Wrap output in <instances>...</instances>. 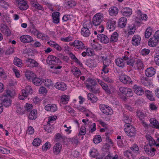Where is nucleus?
Instances as JSON below:
<instances>
[{
	"instance_id": "obj_13",
	"label": "nucleus",
	"mask_w": 159,
	"mask_h": 159,
	"mask_svg": "<svg viewBox=\"0 0 159 159\" xmlns=\"http://www.w3.org/2000/svg\"><path fill=\"white\" fill-rule=\"evenodd\" d=\"M156 69L152 67L147 68L145 71V74L147 77H151L153 76L156 74Z\"/></svg>"
},
{
	"instance_id": "obj_5",
	"label": "nucleus",
	"mask_w": 159,
	"mask_h": 159,
	"mask_svg": "<svg viewBox=\"0 0 159 159\" xmlns=\"http://www.w3.org/2000/svg\"><path fill=\"white\" fill-rule=\"evenodd\" d=\"M127 65L133 66L134 65V61L132 57L131 54L128 51H125L124 53V56L122 57Z\"/></svg>"
},
{
	"instance_id": "obj_35",
	"label": "nucleus",
	"mask_w": 159,
	"mask_h": 159,
	"mask_svg": "<svg viewBox=\"0 0 159 159\" xmlns=\"http://www.w3.org/2000/svg\"><path fill=\"white\" fill-rule=\"evenodd\" d=\"M71 72L76 77H78L81 75V72L79 69L75 66H73L71 69Z\"/></svg>"
},
{
	"instance_id": "obj_18",
	"label": "nucleus",
	"mask_w": 159,
	"mask_h": 159,
	"mask_svg": "<svg viewBox=\"0 0 159 159\" xmlns=\"http://www.w3.org/2000/svg\"><path fill=\"white\" fill-rule=\"evenodd\" d=\"M141 37L139 35H135L132 39V43L134 46H138L140 44Z\"/></svg>"
},
{
	"instance_id": "obj_63",
	"label": "nucleus",
	"mask_w": 159,
	"mask_h": 159,
	"mask_svg": "<svg viewBox=\"0 0 159 159\" xmlns=\"http://www.w3.org/2000/svg\"><path fill=\"white\" fill-rule=\"evenodd\" d=\"M86 132L85 127L84 126H82L80 129V131L79 135H85Z\"/></svg>"
},
{
	"instance_id": "obj_6",
	"label": "nucleus",
	"mask_w": 159,
	"mask_h": 159,
	"mask_svg": "<svg viewBox=\"0 0 159 159\" xmlns=\"http://www.w3.org/2000/svg\"><path fill=\"white\" fill-rule=\"evenodd\" d=\"M91 23L90 22H88L86 24L84 25V27L82 28L81 30V34L84 37H89L90 34V31L89 30Z\"/></svg>"
},
{
	"instance_id": "obj_45",
	"label": "nucleus",
	"mask_w": 159,
	"mask_h": 159,
	"mask_svg": "<svg viewBox=\"0 0 159 159\" xmlns=\"http://www.w3.org/2000/svg\"><path fill=\"white\" fill-rule=\"evenodd\" d=\"M14 64L19 67L22 66V61L17 57H15L13 60Z\"/></svg>"
},
{
	"instance_id": "obj_28",
	"label": "nucleus",
	"mask_w": 159,
	"mask_h": 159,
	"mask_svg": "<svg viewBox=\"0 0 159 159\" xmlns=\"http://www.w3.org/2000/svg\"><path fill=\"white\" fill-rule=\"evenodd\" d=\"M127 23V19L125 17H122L120 18L118 22V26L121 28L125 27Z\"/></svg>"
},
{
	"instance_id": "obj_25",
	"label": "nucleus",
	"mask_w": 159,
	"mask_h": 159,
	"mask_svg": "<svg viewBox=\"0 0 159 159\" xmlns=\"http://www.w3.org/2000/svg\"><path fill=\"white\" fill-rule=\"evenodd\" d=\"M104 157L105 159H117L118 158V155L116 154L114 157L111 156L110 153L109 151H107V152L103 153L102 155V158Z\"/></svg>"
},
{
	"instance_id": "obj_52",
	"label": "nucleus",
	"mask_w": 159,
	"mask_h": 159,
	"mask_svg": "<svg viewBox=\"0 0 159 159\" xmlns=\"http://www.w3.org/2000/svg\"><path fill=\"white\" fill-rule=\"evenodd\" d=\"M32 81L33 83L37 86L40 85L42 83L41 80L40 79L36 77L35 76Z\"/></svg>"
},
{
	"instance_id": "obj_12",
	"label": "nucleus",
	"mask_w": 159,
	"mask_h": 159,
	"mask_svg": "<svg viewBox=\"0 0 159 159\" xmlns=\"http://www.w3.org/2000/svg\"><path fill=\"white\" fill-rule=\"evenodd\" d=\"M110 62V60L108 59L105 58L104 60L103 61V66L101 70L104 73L107 74L109 72V69L108 67Z\"/></svg>"
},
{
	"instance_id": "obj_7",
	"label": "nucleus",
	"mask_w": 159,
	"mask_h": 159,
	"mask_svg": "<svg viewBox=\"0 0 159 159\" xmlns=\"http://www.w3.org/2000/svg\"><path fill=\"white\" fill-rule=\"evenodd\" d=\"M120 81L124 84H133V81L131 78L128 76L126 75H121L119 77Z\"/></svg>"
},
{
	"instance_id": "obj_23",
	"label": "nucleus",
	"mask_w": 159,
	"mask_h": 159,
	"mask_svg": "<svg viewBox=\"0 0 159 159\" xmlns=\"http://www.w3.org/2000/svg\"><path fill=\"white\" fill-rule=\"evenodd\" d=\"M119 10L116 7H111L109 9V15L112 16H116L118 13Z\"/></svg>"
},
{
	"instance_id": "obj_29",
	"label": "nucleus",
	"mask_w": 159,
	"mask_h": 159,
	"mask_svg": "<svg viewBox=\"0 0 159 159\" xmlns=\"http://www.w3.org/2000/svg\"><path fill=\"white\" fill-rule=\"evenodd\" d=\"M140 80L141 83L145 86H148L151 85L150 81L147 77L142 76Z\"/></svg>"
},
{
	"instance_id": "obj_40",
	"label": "nucleus",
	"mask_w": 159,
	"mask_h": 159,
	"mask_svg": "<svg viewBox=\"0 0 159 159\" xmlns=\"http://www.w3.org/2000/svg\"><path fill=\"white\" fill-rule=\"evenodd\" d=\"M119 34L118 33L115 32L111 35L110 38V42H117L118 40Z\"/></svg>"
},
{
	"instance_id": "obj_62",
	"label": "nucleus",
	"mask_w": 159,
	"mask_h": 159,
	"mask_svg": "<svg viewBox=\"0 0 159 159\" xmlns=\"http://www.w3.org/2000/svg\"><path fill=\"white\" fill-rule=\"evenodd\" d=\"M110 148V145L107 143H106L103 146L102 150L104 152H107V151H109V149Z\"/></svg>"
},
{
	"instance_id": "obj_46",
	"label": "nucleus",
	"mask_w": 159,
	"mask_h": 159,
	"mask_svg": "<svg viewBox=\"0 0 159 159\" xmlns=\"http://www.w3.org/2000/svg\"><path fill=\"white\" fill-rule=\"evenodd\" d=\"M145 93L146 97L151 101L154 100V98L153 97V94L152 91L148 90H146L145 91Z\"/></svg>"
},
{
	"instance_id": "obj_19",
	"label": "nucleus",
	"mask_w": 159,
	"mask_h": 159,
	"mask_svg": "<svg viewBox=\"0 0 159 159\" xmlns=\"http://www.w3.org/2000/svg\"><path fill=\"white\" fill-rule=\"evenodd\" d=\"M55 88L61 91L65 90L67 89L66 84L64 82H58L54 85Z\"/></svg>"
},
{
	"instance_id": "obj_14",
	"label": "nucleus",
	"mask_w": 159,
	"mask_h": 159,
	"mask_svg": "<svg viewBox=\"0 0 159 159\" xmlns=\"http://www.w3.org/2000/svg\"><path fill=\"white\" fill-rule=\"evenodd\" d=\"M159 43V40L154 35H153L149 39L148 42V44L150 47H154L156 46Z\"/></svg>"
},
{
	"instance_id": "obj_59",
	"label": "nucleus",
	"mask_w": 159,
	"mask_h": 159,
	"mask_svg": "<svg viewBox=\"0 0 159 159\" xmlns=\"http://www.w3.org/2000/svg\"><path fill=\"white\" fill-rule=\"evenodd\" d=\"M150 52V50L148 49L143 48L141 50L140 53L143 56H146L148 55Z\"/></svg>"
},
{
	"instance_id": "obj_3",
	"label": "nucleus",
	"mask_w": 159,
	"mask_h": 159,
	"mask_svg": "<svg viewBox=\"0 0 159 159\" xmlns=\"http://www.w3.org/2000/svg\"><path fill=\"white\" fill-rule=\"evenodd\" d=\"M124 130L126 134L129 137L134 138L136 134L137 130L136 128L131 125H126Z\"/></svg>"
},
{
	"instance_id": "obj_32",
	"label": "nucleus",
	"mask_w": 159,
	"mask_h": 159,
	"mask_svg": "<svg viewBox=\"0 0 159 159\" xmlns=\"http://www.w3.org/2000/svg\"><path fill=\"white\" fill-rule=\"evenodd\" d=\"M93 23L95 26L99 25V13L95 14L93 18Z\"/></svg>"
},
{
	"instance_id": "obj_50",
	"label": "nucleus",
	"mask_w": 159,
	"mask_h": 159,
	"mask_svg": "<svg viewBox=\"0 0 159 159\" xmlns=\"http://www.w3.org/2000/svg\"><path fill=\"white\" fill-rule=\"evenodd\" d=\"M86 64L89 67H95L97 65L95 61L92 60H89L87 62Z\"/></svg>"
},
{
	"instance_id": "obj_39",
	"label": "nucleus",
	"mask_w": 159,
	"mask_h": 159,
	"mask_svg": "<svg viewBox=\"0 0 159 159\" xmlns=\"http://www.w3.org/2000/svg\"><path fill=\"white\" fill-rule=\"evenodd\" d=\"M30 3L32 6L34 7L35 9L43 11L44 8L43 6L38 2H35L34 1H32Z\"/></svg>"
},
{
	"instance_id": "obj_58",
	"label": "nucleus",
	"mask_w": 159,
	"mask_h": 159,
	"mask_svg": "<svg viewBox=\"0 0 159 159\" xmlns=\"http://www.w3.org/2000/svg\"><path fill=\"white\" fill-rule=\"evenodd\" d=\"M133 94L132 90L130 88H128L125 95L128 97H131L133 96Z\"/></svg>"
},
{
	"instance_id": "obj_21",
	"label": "nucleus",
	"mask_w": 159,
	"mask_h": 159,
	"mask_svg": "<svg viewBox=\"0 0 159 159\" xmlns=\"http://www.w3.org/2000/svg\"><path fill=\"white\" fill-rule=\"evenodd\" d=\"M21 41L23 43H30L33 41V39L30 35H25L21 36L20 38Z\"/></svg>"
},
{
	"instance_id": "obj_31",
	"label": "nucleus",
	"mask_w": 159,
	"mask_h": 159,
	"mask_svg": "<svg viewBox=\"0 0 159 159\" xmlns=\"http://www.w3.org/2000/svg\"><path fill=\"white\" fill-rule=\"evenodd\" d=\"M60 13L57 12H53L52 14L53 19V22L56 24H58L59 22Z\"/></svg>"
},
{
	"instance_id": "obj_54",
	"label": "nucleus",
	"mask_w": 159,
	"mask_h": 159,
	"mask_svg": "<svg viewBox=\"0 0 159 159\" xmlns=\"http://www.w3.org/2000/svg\"><path fill=\"white\" fill-rule=\"evenodd\" d=\"M56 139L57 141L61 142L64 140L65 137L61 136L59 133H57L56 135Z\"/></svg>"
},
{
	"instance_id": "obj_37",
	"label": "nucleus",
	"mask_w": 159,
	"mask_h": 159,
	"mask_svg": "<svg viewBox=\"0 0 159 159\" xmlns=\"http://www.w3.org/2000/svg\"><path fill=\"white\" fill-rule=\"evenodd\" d=\"M122 120L125 123V124L124 125V128L126 125H127L128 124H129V125H131L130 124L132 121L131 119L129 118V116L128 115L124 114L123 116Z\"/></svg>"
},
{
	"instance_id": "obj_53",
	"label": "nucleus",
	"mask_w": 159,
	"mask_h": 159,
	"mask_svg": "<svg viewBox=\"0 0 159 159\" xmlns=\"http://www.w3.org/2000/svg\"><path fill=\"white\" fill-rule=\"evenodd\" d=\"M92 46L93 48L96 51H98L99 50V44L98 42L96 41L95 40H93V43H91Z\"/></svg>"
},
{
	"instance_id": "obj_10",
	"label": "nucleus",
	"mask_w": 159,
	"mask_h": 159,
	"mask_svg": "<svg viewBox=\"0 0 159 159\" xmlns=\"http://www.w3.org/2000/svg\"><path fill=\"white\" fill-rule=\"evenodd\" d=\"M144 151L148 156L152 157L155 155L156 149L150 146L145 145L144 147Z\"/></svg>"
},
{
	"instance_id": "obj_34",
	"label": "nucleus",
	"mask_w": 159,
	"mask_h": 159,
	"mask_svg": "<svg viewBox=\"0 0 159 159\" xmlns=\"http://www.w3.org/2000/svg\"><path fill=\"white\" fill-rule=\"evenodd\" d=\"M70 97L65 94L62 95L61 97L60 102L64 104H67L69 100Z\"/></svg>"
},
{
	"instance_id": "obj_36",
	"label": "nucleus",
	"mask_w": 159,
	"mask_h": 159,
	"mask_svg": "<svg viewBox=\"0 0 159 159\" xmlns=\"http://www.w3.org/2000/svg\"><path fill=\"white\" fill-rule=\"evenodd\" d=\"M76 4V2L75 1L72 0L65 1L64 3L65 7L68 8L74 7Z\"/></svg>"
},
{
	"instance_id": "obj_47",
	"label": "nucleus",
	"mask_w": 159,
	"mask_h": 159,
	"mask_svg": "<svg viewBox=\"0 0 159 159\" xmlns=\"http://www.w3.org/2000/svg\"><path fill=\"white\" fill-rule=\"evenodd\" d=\"M2 103L4 106L7 107L10 106L11 104V101L9 98H6L3 100Z\"/></svg>"
},
{
	"instance_id": "obj_42",
	"label": "nucleus",
	"mask_w": 159,
	"mask_h": 159,
	"mask_svg": "<svg viewBox=\"0 0 159 159\" xmlns=\"http://www.w3.org/2000/svg\"><path fill=\"white\" fill-rule=\"evenodd\" d=\"M136 65L138 69L140 70L143 69L144 67L143 61L140 59H138L137 60Z\"/></svg>"
},
{
	"instance_id": "obj_43",
	"label": "nucleus",
	"mask_w": 159,
	"mask_h": 159,
	"mask_svg": "<svg viewBox=\"0 0 159 159\" xmlns=\"http://www.w3.org/2000/svg\"><path fill=\"white\" fill-rule=\"evenodd\" d=\"M29 29V32L34 35H35L39 31L36 29L35 26L33 24L30 25Z\"/></svg>"
},
{
	"instance_id": "obj_16",
	"label": "nucleus",
	"mask_w": 159,
	"mask_h": 159,
	"mask_svg": "<svg viewBox=\"0 0 159 159\" xmlns=\"http://www.w3.org/2000/svg\"><path fill=\"white\" fill-rule=\"evenodd\" d=\"M133 89L134 92L138 95H142L144 93V91L143 88L141 86L136 84L134 85Z\"/></svg>"
},
{
	"instance_id": "obj_22",
	"label": "nucleus",
	"mask_w": 159,
	"mask_h": 159,
	"mask_svg": "<svg viewBox=\"0 0 159 159\" xmlns=\"http://www.w3.org/2000/svg\"><path fill=\"white\" fill-rule=\"evenodd\" d=\"M61 148L62 145L61 144L57 143L53 147V152L55 154L58 155L60 152Z\"/></svg>"
},
{
	"instance_id": "obj_60",
	"label": "nucleus",
	"mask_w": 159,
	"mask_h": 159,
	"mask_svg": "<svg viewBox=\"0 0 159 159\" xmlns=\"http://www.w3.org/2000/svg\"><path fill=\"white\" fill-rule=\"evenodd\" d=\"M0 6L3 8H7L8 6V4L3 0H0Z\"/></svg>"
},
{
	"instance_id": "obj_2",
	"label": "nucleus",
	"mask_w": 159,
	"mask_h": 159,
	"mask_svg": "<svg viewBox=\"0 0 159 159\" xmlns=\"http://www.w3.org/2000/svg\"><path fill=\"white\" fill-rule=\"evenodd\" d=\"M100 110L106 115L103 116L102 115V117L105 120L110 121L111 118V116L113 114V111L111 108L108 106L101 104L100 105Z\"/></svg>"
},
{
	"instance_id": "obj_56",
	"label": "nucleus",
	"mask_w": 159,
	"mask_h": 159,
	"mask_svg": "<svg viewBox=\"0 0 159 159\" xmlns=\"http://www.w3.org/2000/svg\"><path fill=\"white\" fill-rule=\"evenodd\" d=\"M90 154L93 157H95L98 155V151L95 149H93L90 151Z\"/></svg>"
},
{
	"instance_id": "obj_55",
	"label": "nucleus",
	"mask_w": 159,
	"mask_h": 159,
	"mask_svg": "<svg viewBox=\"0 0 159 159\" xmlns=\"http://www.w3.org/2000/svg\"><path fill=\"white\" fill-rule=\"evenodd\" d=\"M43 82L45 86L48 87L53 85L52 82L50 80L46 79L43 80Z\"/></svg>"
},
{
	"instance_id": "obj_8",
	"label": "nucleus",
	"mask_w": 159,
	"mask_h": 159,
	"mask_svg": "<svg viewBox=\"0 0 159 159\" xmlns=\"http://www.w3.org/2000/svg\"><path fill=\"white\" fill-rule=\"evenodd\" d=\"M16 3L18 6V7L21 10H25L28 9V5L25 0H16Z\"/></svg>"
},
{
	"instance_id": "obj_57",
	"label": "nucleus",
	"mask_w": 159,
	"mask_h": 159,
	"mask_svg": "<svg viewBox=\"0 0 159 159\" xmlns=\"http://www.w3.org/2000/svg\"><path fill=\"white\" fill-rule=\"evenodd\" d=\"M137 115L141 120H142L144 119L145 116L144 113L141 111H138Z\"/></svg>"
},
{
	"instance_id": "obj_27",
	"label": "nucleus",
	"mask_w": 159,
	"mask_h": 159,
	"mask_svg": "<svg viewBox=\"0 0 159 159\" xmlns=\"http://www.w3.org/2000/svg\"><path fill=\"white\" fill-rule=\"evenodd\" d=\"M136 30V26L133 24H129L128 26V33L129 35H132L134 34Z\"/></svg>"
},
{
	"instance_id": "obj_17",
	"label": "nucleus",
	"mask_w": 159,
	"mask_h": 159,
	"mask_svg": "<svg viewBox=\"0 0 159 159\" xmlns=\"http://www.w3.org/2000/svg\"><path fill=\"white\" fill-rule=\"evenodd\" d=\"M120 12L123 16L129 17L132 14V11L130 8L125 7L122 8Z\"/></svg>"
},
{
	"instance_id": "obj_48",
	"label": "nucleus",
	"mask_w": 159,
	"mask_h": 159,
	"mask_svg": "<svg viewBox=\"0 0 159 159\" xmlns=\"http://www.w3.org/2000/svg\"><path fill=\"white\" fill-rule=\"evenodd\" d=\"M100 82V85L102 86V89H104L107 94H110L111 91L108 88L107 85L105 83H102L101 81Z\"/></svg>"
},
{
	"instance_id": "obj_15",
	"label": "nucleus",
	"mask_w": 159,
	"mask_h": 159,
	"mask_svg": "<svg viewBox=\"0 0 159 159\" xmlns=\"http://www.w3.org/2000/svg\"><path fill=\"white\" fill-rule=\"evenodd\" d=\"M26 65L27 67L30 68L37 67L39 66V63L33 59L29 58L26 60Z\"/></svg>"
},
{
	"instance_id": "obj_24",
	"label": "nucleus",
	"mask_w": 159,
	"mask_h": 159,
	"mask_svg": "<svg viewBox=\"0 0 159 159\" xmlns=\"http://www.w3.org/2000/svg\"><path fill=\"white\" fill-rule=\"evenodd\" d=\"M150 126L153 128L159 129V123L155 118H151L150 119Z\"/></svg>"
},
{
	"instance_id": "obj_41",
	"label": "nucleus",
	"mask_w": 159,
	"mask_h": 159,
	"mask_svg": "<svg viewBox=\"0 0 159 159\" xmlns=\"http://www.w3.org/2000/svg\"><path fill=\"white\" fill-rule=\"evenodd\" d=\"M37 117V111L36 110H33L30 113L28 117L30 120L35 119Z\"/></svg>"
},
{
	"instance_id": "obj_51",
	"label": "nucleus",
	"mask_w": 159,
	"mask_h": 159,
	"mask_svg": "<svg viewBox=\"0 0 159 159\" xmlns=\"http://www.w3.org/2000/svg\"><path fill=\"white\" fill-rule=\"evenodd\" d=\"M35 35H36L38 38L42 40H46V36L45 34L39 31H38Z\"/></svg>"
},
{
	"instance_id": "obj_38",
	"label": "nucleus",
	"mask_w": 159,
	"mask_h": 159,
	"mask_svg": "<svg viewBox=\"0 0 159 159\" xmlns=\"http://www.w3.org/2000/svg\"><path fill=\"white\" fill-rule=\"evenodd\" d=\"M109 39L107 36L103 34H100V42L106 44L109 42Z\"/></svg>"
},
{
	"instance_id": "obj_9",
	"label": "nucleus",
	"mask_w": 159,
	"mask_h": 159,
	"mask_svg": "<svg viewBox=\"0 0 159 159\" xmlns=\"http://www.w3.org/2000/svg\"><path fill=\"white\" fill-rule=\"evenodd\" d=\"M71 46H73L76 48L80 50H83L85 49V46L84 43L81 41L75 40L72 43Z\"/></svg>"
},
{
	"instance_id": "obj_44",
	"label": "nucleus",
	"mask_w": 159,
	"mask_h": 159,
	"mask_svg": "<svg viewBox=\"0 0 159 159\" xmlns=\"http://www.w3.org/2000/svg\"><path fill=\"white\" fill-rule=\"evenodd\" d=\"M152 30L151 27L147 28L145 32L144 36L146 38L148 39L152 34Z\"/></svg>"
},
{
	"instance_id": "obj_49",
	"label": "nucleus",
	"mask_w": 159,
	"mask_h": 159,
	"mask_svg": "<svg viewBox=\"0 0 159 159\" xmlns=\"http://www.w3.org/2000/svg\"><path fill=\"white\" fill-rule=\"evenodd\" d=\"M130 148L133 152L136 153V155L139 154V148L137 145L136 143L134 144Z\"/></svg>"
},
{
	"instance_id": "obj_11",
	"label": "nucleus",
	"mask_w": 159,
	"mask_h": 159,
	"mask_svg": "<svg viewBox=\"0 0 159 159\" xmlns=\"http://www.w3.org/2000/svg\"><path fill=\"white\" fill-rule=\"evenodd\" d=\"M116 21L114 19L109 20L107 22V28L109 31L115 30L116 27Z\"/></svg>"
},
{
	"instance_id": "obj_61",
	"label": "nucleus",
	"mask_w": 159,
	"mask_h": 159,
	"mask_svg": "<svg viewBox=\"0 0 159 159\" xmlns=\"http://www.w3.org/2000/svg\"><path fill=\"white\" fill-rule=\"evenodd\" d=\"M41 140L39 138L34 139L33 142V144L35 146H38L40 145Z\"/></svg>"
},
{
	"instance_id": "obj_20",
	"label": "nucleus",
	"mask_w": 159,
	"mask_h": 159,
	"mask_svg": "<svg viewBox=\"0 0 159 159\" xmlns=\"http://www.w3.org/2000/svg\"><path fill=\"white\" fill-rule=\"evenodd\" d=\"M87 81L89 84H86V87L88 89H90V91H93V86H94L97 84V82L96 80L89 78L87 79Z\"/></svg>"
},
{
	"instance_id": "obj_64",
	"label": "nucleus",
	"mask_w": 159,
	"mask_h": 159,
	"mask_svg": "<svg viewBox=\"0 0 159 159\" xmlns=\"http://www.w3.org/2000/svg\"><path fill=\"white\" fill-rule=\"evenodd\" d=\"M56 116H49L48 118V125H50V123H53V121L56 119Z\"/></svg>"
},
{
	"instance_id": "obj_33",
	"label": "nucleus",
	"mask_w": 159,
	"mask_h": 159,
	"mask_svg": "<svg viewBox=\"0 0 159 159\" xmlns=\"http://www.w3.org/2000/svg\"><path fill=\"white\" fill-rule=\"evenodd\" d=\"M124 61L123 58H118L116 59V63L117 66L123 68L125 66Z\"/></svg>"
},
{
	"instance_id": "obj_30",
	"label": "nucleus",
	"mask_w": 159,
	"mask_h": 159,
	"mask_svg": "<svg viewBox=\"0 0 159 159\" xmlns=\"http://www.w3.org/2000/svg\"><path fill=\"white\" fill-rule=\"evenodd\" d=\"M25 76L28 80H32L36 76L35 74L30 70L26 71L25 74Z\"/></svg>"
},
{
	"instance_id": "obj_4",
	"label": "nucleus",
	"mask_w": 159,
	"mask_h": 159,
	"mask_svg": "<svg viewBox=\"0 0 159 159\" xmlns=\"http://www.w3.org/2000/svg\"><path fill=\"white\" fill-rule=\"evenodd\" d=\"M33 89L31 86L28 85L25 87V89L22 90L21 95L19 96V98L21 100H24L27 98L29 94L33 93Z\"/></svg>"
},
{
	"instance_id": "obj_1",
	"label": "nucleus",
	"mask_w": 159,
	"mask_h": 159,
	"mask_svg": "<svg viewBox=\"0 0 159 159\" xmlns=\"http://www.w3.org/2000/svg\"><path fill=\"white\" fill-rule=\"evenodd\" d=\"M46 62L49 65H53V66L50 67L51 68L58 69L62 68V66L60 65L61 63V61L57 57L53 55H51L47 57Z\"/></svg>"
},
{
	"instance_id": "obj_26",
	"label": "nucleus",
	"mask_w": 159,
	"mask_h": 159,
	"mask_svg": "<svg viewBox=\"0 0 159 159\" xmlns=\"http://www.w3.org/2000/svg\"><path fill=\"white\" fill-rule=\"evenodd\" d=\"M45 109L48 111L54 112L57 110L56 105L53 104H48L45 107Z\"/></svg>"
}]
</instances>
